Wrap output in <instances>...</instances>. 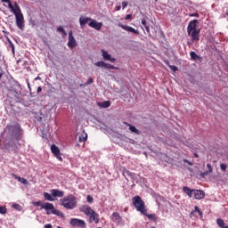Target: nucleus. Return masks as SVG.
Returning <instances> with one entry per match:
<instances>
[{
  "instance_id": "nucleus-38",
  "label": "nucleus",
  "mask_w": 228,
  "mask_h": 228,
  "mask_svg": "<svg viewBox=\"0 0 228 228\" xmlns=\"http://www.w3.org/2000/svg\"><path fill=\"white\" fill-rule=\"evenodd\" d=\"M128 3L127 2H122V8L125 10V8L127 6Z\"/></svg>"
},
{
  "instance_id": "nucleus-49",
  "label": "nucleus",
  "mask_w": 228,
  "mask_h": 228,
  "mask_svg": "<svg viewBox=\"0 0 228 228\" xmlns=\"http://www.w3.org/2000/svg\"><path fill=\"white\" fill-rule=\"evenodd\" d=\"M62 37H67V32L65 30L62 32Z\"/></svg>"
},
{
  "instance_id": "nucleus-27",
  "label": "nucleus",
  "mask_w": 228,
  "mask_h": 228,
  "mask_svg": "<svg viewBox=\"0 0 228 228\" xmlns=\"http://www.w3.org/2000/svg\"><path fill=\"white\" fill-rule=\"evenodd\" d=\"M105 69H110L111 70H117V69H118V68H117V67H115V66L110 64V63H106V64H105Z\"/></svg>"
},
{
  "instance_id": "nucleus-43",
  "label": "nucleus",
  "mask_w": 228,
  "mask_h": 228,
  "mask_svg": "<svg viewBox=\"0 0 228 228\" xmlns=\"http://www.w3.org/2000/svg\"><path fill=\"white\" fill-rule=\"evenodd\" d=\"M171 70H174L175 72V70H177V67L175 66H170Z\"/></svg>"
},
{
  "instance_id": "nucleus-26",
  "label": "nucleus",
  "mask_w": 228,
  "mask_h": 228,
  "mask_svg": "<svg viewBox=\"0 0 228 228\" xmlns=\"http://www.w3.org/2000/svg\"><path fill=\"white\" fill-rule=\"evenodd\" d=\"M216 224H217V225H218L219 227H221V228H224V227H225V222H224L223 219L218 218V219L216 220Z\"/></svg>"
},
{
  "instance_id": "nucleus-48",
  "label": "nucleus",
  "mask_w": 228,
  "mask_h": 228,
  "mask_svg": "<svg viewBox=\"0 0 228 228\" xmlns=\"http://www.w3.org/2000/svg\"><path fill=\"white\" fill-rule=\"evenodd\" d=\"M40 92H42V87H41V86H39V87L37 88V94H40Z\"/></svg>"
},
{
  "instance_id": "nucleus-15",
  "label": "nucleus",
  "mask_w": 228,
  "mask_h": 228,
  "mask_svg": "<svg viewBox=\"0 0 228 228\" xmlns=\"http://www.w3.org/2000/svg\"><path fill=\"white\" fill-rule=\"evenodd\" d=\"M205 196H206V193L204 192V191L194 190V194L192 199H196V200H200V199H204Z\"/></svg>"
},
{
  "instance_id": "nucleus-33",
  "label": "nucleus",
  "mask_w": 228,
  "mask_h": 228,
  "mask_svg": "<svg viewBox=\"0 0 228 228\" xmlns=\"http://www.w3.org/2000/svg\"><path fill=\"white\" fill-rule=\"evenodd\" d=\"M220 168L223 172H225V170H227V165L220 164Z\"/></svg>"
},
{
  "instance_id": "nucleus-11",
  "label": "nucleus",
  "mask_w": 228,
  "mask_h": 228,
  "mask_svg": "<svg viewBox=\"0 0 228 228\" xmlns=\"http://www.w3.org/2000/svg\"><path fill=\"white\" fill-rule=\"evenodd\" d=\"M88 26L90 28H94V29H96V31H101L102 28V22H97L95 20H92L89 23Z\"/></svg>"
},
{
  "instance_id": "nucleus-5",
  "label": "nucleus",
  "mask_w": 228,
  "mask_h": 228,
  "mask_svg": "<svg viewBox=\"0 0 228 228\" xmlns=\"http://www.w3.org/2000/svg\"><path fill=\"white\" fill-rule=\"evenodd\" d=\"M61 206L66 208V209H74L76 208V197L69 195L60 200Z\"/></svg>"
},
{
  "instance_id": "nucleus-17",
  "label": "nucleus",
  "mask_w": 228,
  "mask_h": 228,
  "mask_svg": "<svg viewBox=\"0 0 228 228\" xmlns=\"http://www.w3.org/2000/svg\"><path fill=\"white\" fill-rule=\"evenodd\" d=\"M50 193H52L53 197H63L65 195V192L63 191L53 189L50 191Z\"/></svg>"
},
{
  "instance_id": "nucleus-53",
  "label": "nucleus",
  "mask_w": 228,
  "mask_h": 228,
  "mask_svg": "<svg viewBox=\"0 0 228 228\" xmlns=\"http://www.w3.org/2000/svg\"><path fill=\"white\" fill-rule=\"evenodd\" d=\"M151 228H154V227H151Z\"/></svg>"
},
{
  "instance_id": "nucleus-34",
  "label": "nucleus",
  "mask_w": 228,
  "mask_h": 228,
  "mask_svg": "<svg viewBox=\"0 0 228 228\" xmlns=\"http://www.w3.org/2000/svg\"><path fill=\"white\" fill-rule=\"evenodd\" d=\"M207 167L208 168V173L209 174L213 173V167H211V164H208Z\"/></svg>"
},
{
  "instance_id": "nucleus-2",
  "label": "nucleus",
  "mask_w": 228,
  "mask_h": 228,
  "mask_svg": "<svg viewBox=\"0 0 228 228\" xmlns=\"http://www.w3.org/2000/svg\"><path fill=\"white\" fill-rule=\"evenodd\" d=\"M80 211H82V213H85L86 216H89L90 224H94H94H99V214L94 211V209H92L90 206L88 205L82 206L80 208Z\"/></svg>"
},
{
  "instance_id": "nucleus-35",
  "label": "nucleus",
  "mask_w": 228,
  "mask_h": 228,
  "mask_svg": "<svg viewBox=\"0 0 228 228\" xmlns=\"http://www.w3.org/2000/svg\"><path fill=\"white\" fill-rule=\"evenodd\" d=\"M92 83H94V78H89L87 80V82L86 83V86H88V85H92Z\"/></svg>"
},
{
  "instance_id": "nucleus-1",
  "label": "nucleus",
  "mask_w": 228,
  "mask_h": 228,
  "mask_svg": "<svg viewBox=\"0 0 228 228\" xmlns=\"http://www.w3.org/2000/svg\"><path fill=\"white\" fill-rule=\"evenodd\" d=\"M34 206H41L42 209H45L46 215H56L57 216H63V213L61 211L54 208V205L53 203H44L42 205L41 201H36L33 203Z\"/></svg>"
},
{
  "instance_id": "nucleus-7",
  "label": "nucleus",
  "mask_w": 228,
  "mask_h": 228,
  "mask_svg": "<svg viewBox=\"0 0 228 228\" xmlns=\"http://www.w3.org/2000/svg\"><path fill=\"white\" fill-rule=\"evenodd\" d=\"M69 224L73 227H80V228L86 227V223L85 222V220L78 219V218L70 219Z\"/></svg>"
},
{
  "instance_id": "nucleus-30",
  "label": "nucleus",
  "mask_w": 228,
  "mask_h": 228,
  "mask_svg": "<svg viewBox=\"0 0 228 228\" xmlns=\"http://www.w3.org/2000/svg\"><path fill=\"white\" fill-rule=\"evenodd\" d=\"M190 56L192 60H197L199 58V55L195 52H191Z\"/></svg>"
},
{
  "instance_id": "nucleus-28",
  "label": "nucleus",
  "mask_w": 228,
  "mask_h": 228,
  "mask_svg": "<svg viewBox=\"0 0 228 228\" xmlns=\"http://www.w3.org/2000/svg\"><path fill=\"white\" fill-rule=\"evenodd\" d=\"M88 136L86 135V134H85V135H83V134H80L79 136H78V142H86V138H87Z\"/></svg>"
},
{
  "instance_id": "nucleus-22",
  "label": "nucleus",
  "mask_w": 228,
  "mask_h": 228,
  "mask_svg": "<svg viewBox=\"0 0 228 228\" xmlns=\"http://www.w3.org/2000/svg\"><path fill=\"white\" fill-rule=\"evenodd\" d=\"M12 176L14 177V179L19 181V183H21V184H28V180H26V178H22L20 176H17L16 175H12Z\"/></svg>"
},
{
  "instance_id": "nucleus-37",
  "label": "nucleus",
  "mask_w": 228,
  "mask_h": 228,
  "mask_svg": "<svg viewBox=\"0 0 228 228\" xmlns=\"http://www.w3.org/2000/svg\"><path fill=\"white\" fill-rule=\"evenodd\" d=\"M87 202H94V198L90 195L87 196Z\"/></svg>"
},
{
  "instance_id": "nucleus-46",
  "label": "nucleus",
  "mask_w": 228,
  "mask_h": 228,
  "mask_svg": "<svg viewBox=\"0 0 228 228\" xmlns=\"http://www.w3.org/2000/svg\"><path fill=\"white\" fill-rule=\"evenodd\" d=\"M190 17H199V14H197V13H192V14H190Z\"/></svg>"
},
{
  "instance_id": "nucleus-3",
  "label": "nucleus",
  "mask_w": 228,
  "mask_h": 228,
  "mask_svg": "<svg viewBox=\"0 0 228 228\" xmlns=\"http://www.w3.org/2000/svg\"><path fill=\"white\" fill-rule=\"evenodd\" d=\"M12 12L15 16L17 28H19V29L21 31H24V14H22V11H20L19 4H15V9H13Z\"/></svg>"
},
{
  "instance_id": "nucleus-4",
  "label": "nucleus",
  "mask_w": 228,
  "mask_h": 228,
  "mask_svg": "<svg viewBox=\"0 0 228 228\" xmlns=\"http://www.w3.org/2000/svg\"><path fill=\"white\" fill-rule=\"evenodd\" d=\"M5 131L11 133V136H13L16 140H20V136H22V128L19 124L7 126Z\"/></svg>"
},
{
  "instance_id": "nucleus-21",
  "label": "nucleus",
  "mask_w": 228,
  "mask_h": 228,
  "mask_svg": "<svg viewBox=\"0 0 228 228\" xmlns=\"http://www.w3.org/2000/svg\"><path fill=\"white\" fill-rule=\"evenodd\" d=\"M2 3H7L11 12L15 10V4H18L17 2H14L13 4H12V1L10 0H2Z\"/></svg>"
},
{
  "instance_id": "nucleus-16",
  "label": "nucleus",
  "mask_w": 228,
  "mask_h": 228,
  "mask_svg": "<svg viewBox=\"0 0 228 228\" xmlns=\"http://www.w3.org/2000/svg\"><path fill=\"white\" fill-rule=\"evenodd\" d=\"M183 191H184V193H186V195H188V197H190L191 199H193L195 189H191L188 186H184L183 188Z\"/></svg>"
},
{
  "instance_id": "nucleus-29",
  "label": "nucleus",
  "mask_w": 228,
  "mask_h": 228,
  "mask_svg": "<svg viewBox=\"0 0 228 228\" xmlns=\"http://www.w3.org/2000/svg\"><path fill=\"white\" fill-rule=\"evenodd\" d=\"M12 208L14 209H16L17 211H21L22 210V207H20V205L17 204V203H12Z\"/></svg>"
},
{
  "instance_id": "nucleus-50",
  "label": "nucleus",
  "mask_w": 228,
  "mask_h": 228,
  "mask_svg": "<svg viewBox=\"0 0 228 228\" xmlns=\"http://www.w3.org/2000/svg\"><path fill=\"white\" fill-rule=\"evenodd\" d=\"M200 209H199V207H195V211H197V213L200 211Z\"/></svg>"
},
{
  "instance_id": "nucleus-20",
  "label": "nucleus",
  "mask_w": 228,
  "mask_h": 228,
  "mask_svg": "<svg viewBox=\"0 0 228 228\" xmlns=\"http://www.w3.org/2000/svg\"><path fill=\"white\" fill-rule=\"evenodd\" d=\"M125 124H126V126H128L129 130L131 131V133H133L134 134H140V130H138L136 128V126H134L131 124H127V123H125Z\"/></svg>"
},
{
  "instance_id": "nucleus-12",
  "label": "nucleus",
  "mask_w": 228,
  "mask_h": 228,
  "mask_svg": "<svg viewBox=\"0 0 228 228\" xmlns=\"http://www.w3.org/2000/svg\"><path fill=\"white\" fill-rule=\"evenodd\" d=\"M118 28H121L125 31H128V33H134V35H138V30L133 28V27L123 25L122 23H118Z\"/></svg>"
},
{
  "instance_id": "nucleus-32",
  "label": "nucleus",
  "mask_w": 228,
  "mask_h": 228,
  "mask_svg": "<svg viewBox=\"0 0 228 228\" xmlns=\"http://www.w3.org/2000/svg\"><path fill=\"white\" fill-rule=\"evenodd\" d=\"M145 216L150 218V220H156V215L155 214H146Z\"/></svg>"
},
{
  "instance_id": "nucleus-25",
  "label": "nucleus",
  "mask_w": 228,
  "mask_h": 228,
  "mask_svg": "<svg viewBox=\"0 0 228 228\" xmlns=\"http://www.w3.org/2000/svg\"><path fill=\"white\" fill-rule=\"evenodd\" d=\"M98 105L100 106V108H110V102H103L98 103Z\"/></svg>"
},
{
  "instance_id": "nucleus-23",
  "label": "nucleus",
  "mask_w": 228,
  "mask_h": 228,
  "mask_svg": "<svg viewBox=\"0 0 228 228\" xmlns=\"http://www.w3.org/2000/svg\"><path fill=\"white\" fill-rule=\"evenodd\" d=\"M44 197L45 200H50V202H54V197L53 196V194H50L49 192H45Z\"/></svg>"
},
{
  "instance_id": "nucleus-44",
  "label": "nucleus",
  "mask_w": 228,
  "mask_h": 228,
  "mask_svg": "<svg viewBox=\"0 0 228 228\" xmlns=\"http://www.w3.org/2000/svg\"><path fill=\"white\" fill-rule=\"evenodd\" d=\"M121 8H122V7H121L120 5H118V6L116 7V11H117V12H120Z\"/></svg>"
},
{
  "instance_id": "nucleus-19",
  "label": "nucleus",
  "mask_w": 228,
  "mask_h": 228,
  "mask_svg": "<svg viewBox=\"0 0 228 228\" xmlns=\"http://www.w3.org/2000/svg\"><path fill=\"white\" fill-rule=\"evenodd\" d=\"M111 218L113 222H116V224H120V222H122V218L120 217V215H118V213L117 212H114L112 214Z\"/></svg>"
},
{
  "instance_id": "nucleus-41",
  "label": "nucleus",
  "mask_w": 228,
  "mask_h": 228,
  "mask_svg": "<svg viewBox=\"0 0 228 228\" xmlns=\"http://www.w3.org/2000/svg\"><path fill=\"white\" fill-rule=\"evenodd\" d=\"M131 17H132L131 14H127L125 19H126V20H129L131 19Z\"/></svg>"
},
{
  "instance_id": "nucleus-18",
  "label": "nucleus",
  "mask_w": 228,
  "mask_h": 228,
  "mask_svg": "<svg viewBox=\"0 0 228 228\" xmlns=\"http://www.w3.org/2000/svg\"><path fill=\"white\" fill-rule=\"evenodd\" d=\"M92 19L88 18V17H83L81 16L79 18V22H80V26L81 28H83V26H85L86 24H88V22H91Z\"/></svg>"
},
{
  "instance_id": "nucleus-52",
  "label": "nucleus",
  "mask_w": 228,
  "mask_h": 228,
  "mask_svg": "<svg viewBox=\"0 0 228 228\" xmlns=\"http://www.w3.org/2000/svg\"><path fill=\"white\" fill-rule=\"evenodd\" d=\"M37 79H39V77H37Z\"/></svg>"
},
{
  "instance_id": "nucleus-24",
  "label": "nucleus",
  "mask_w": 228,
  "mask_h": 228,
  "mask_svg": "<svg viewBox=\"0 0 228 228\" xmlns=\"http://www.w3.org/2000/svg\"><path fill=\"white\" fill-rule=\"evenodd\" d=\"M95 67H101L102 69H106V62L100 61L94 63Z\"/></svg>"
},
{
  "instance_id": "nucleus-6",
  "label": "nucleus",
  "mask_w": 228,
  "mask_h": 228,
  "mask_svg": "<svg viewBox=\"0 0 228 228\" xmlns=\"http://www.w3.org/2000/svg\"><path fill=\"white\" fill-rule=\"evenodd\" d=\"M132 202L137 211H139L142 215H147V208H145V202L142 200V198L140 196H134L132 199Z\"/></svg>"
},
{
  "instance_id": "nucleus-42",
  "label": "nucleus",
  "mask_w": 228,
  "mask_h": 228,
  "mask_svg": "<svg viewBox=\"0 0 228 228\" xmlns=\"http://www.w3.org/2000/svg\"><path fill=\"white\" fill-rule=\"evenodd\" d=\"M142 26H147V20H142Z\"/></svg>"
},
{
  "instance_id": "nucleus-9",
  "label": "nucleus",
  "mask_w": 228,
  "mask_h": 228,
  "mask_svg": "<svg viewBox=\"0 0 228 228\" xmlns=\"http://www.w3.org/2000/svg\"><path fill=\"white\" fill-rule=\"evenodd\" d=\"M101 53L103 60L107 61H110V63H115V61H117V59H115L114 57H111V54H110L108 51L102 49Z\"/></svg>"
},
{
  "instance_id": "nucleus-51",
  "label": "nucleus",
  "mask_w": 228,
  "mask_h": 228,
  "mask_svg": "<svg viewBox=\"0 0 228 228\" xmlns=\"http://www.w3.org/2000/svg\"><path fill=\"white\" fill-rule=\"evenodd\" d=\"M198 213H199L200 216H202V212L200 210H198Z\"/></svg>"
},
{
  "instance_id": "nucleus-10",
  "label": "nucleus",
  "mask_w": 228,
  "mask_h": 228,
  "mask_svg": "<svg viewBox=\"0 0 228 228\" xmlns=\"http://www.w3.org/2000/svg\"><path fill=\"white\" fill-rule=\"evenodd\" d=\"M51 151L55 156V158L59 159V161H63V159L61 158V153L60 152V148H58V146L53 144L51 146Z\"/></svg>"
},
{
  "instance_id": "nucleus-13",
  "label": "nucleus",
  "mask_w": 228,
  "mask_h": 228,
  "mask_svg": "<svg viewBox=\"0 0 228 228\" xmlns=\"http://www.w3.org/2000/svg\"><path fill=\"white\" fill-rule=\"evenodd\" d=\"M188 35H189V37H191V40L199 42V40L200 38V30H199V29L192 30Z\"/></svg>"
},
{
  "instance_id": "nucleus-45",
  "label": "nucleus",
  "mask_w": 228,
  "mask_h": 228,
  "mask_svg": "<svg viewBox=\"0 0 228 228\" xmlns=\"http://www.w3.org/2000/svg\"><path fill=\"white\" fill-rule=\"evenodd\" d=\"M45 228H53V225L50 224H45Z\"/></svg>"
},
{
  "instance_id": "nucleus-31",
  "label": "nucleus",
  "mask_w": 228,
  "mask_h": 228,
  "mask_svg": "<svg viewBox=\"0 0 228 228\" xmlns=\"http://www.w3.org/2000/svg\"><path fill=\"white\" fill-rule=\"evenodd\" d=\"M7 209L5 207H0V215H6Z\"/></svg>"
},
{
  "instance_id": "nucleus-8",
  "label": "nucleus",
  "mask_w": 228,
  "mask_h": 228,
  "mask_svg": "<svg viewBox=\"0 0 228 228\" xmlns=\"http://www.w3.org/2000/svg\"><path fill=\"white\" fill-rule=\"evenodd\" d=\"M77 45V42L76 41V38L74 37L72 34V30L69 32V41H68V47L69 49H74Z\"/></svg>"
},
{
  "instance_id": "nucleus-36",
  "label": "nucleus",
  "mask_w": 228,
  "mask_h": 228,
  "mask_svg": "<svg viewBox=\"0 0 228 228\" xmlns=\"http://www.w3.org/2000/svg\"><path fill=\"white\" fill-rule=\"evenodd\" d=\"M57 31H58L59 33H63V32L65 31V28H63V27H59V28H57Z\"/></svg>"
},
{
  "instance_id": "nucleus-47",
  "label": "nucleus",
  "mask_w": 228,
  "mask_h": 228,
  "mask_svg": "<svg viewBox=\"0 0 228 228\" xmlns=\"http://www.w3.org/2000/svg\"><path fill=\"white\" fill-rule=\"evenodd\" d=\"M184 161V163H188V165H190V167H191V162H190V161H188L187 159H185V160H183Z\"/></svg>"
},
{
  "instance_id": "nucleus-14",
  "label": "nucleus",
  "mask_w": 228,
  "mask_h": 228,
  "mask_svg": "<svg viewBox=\"0 0 228 228\" xmlns=\"http://www.w3.org/2000/svg\"><path fill=\"white\" fill-rule=\"evenodd\" d=\"M197 22H199L197 20L190 21L188 27H187V33L190 35L191 31L197 30Z\"/></svg>"
},
{
  "instance_id": "nucleus-40",
  "label": "nucleus",
  "mask_w": 228,
  "mask_h": 228,
  "mask_svg": "<svg viewBox=\"0 0 228 228\" xmlns=\"http://www.w3.org/2000/svg\"><path fill=\"white\" fill-rule=\"evenodd\" d=\"M144 28H145L147 33L151 32V28H149V26L145 25Z\"/></svg>"
},
{
  "instance_id": "nucleus-39",
  "label": "nucleus",
  "mask_w": 228,
  "mask_h": 228,
  "mask_svg": "<svg viewBox=\"0 0 228 228\" xmlns=\"http://www.w3.org/2000/svg\"><path fill=\"white\" fill-rule=\"evenodd\" d=\"M208 174H209V171H206L204 173H201L202 177H206V175H208Z\"/></svg>"
}]
</instances>
